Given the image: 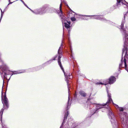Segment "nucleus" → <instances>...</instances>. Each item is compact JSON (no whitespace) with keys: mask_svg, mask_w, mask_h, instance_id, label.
Wrapping results in <instances>:
<instances>
[{"mask_svg":"<svg viewBox=\"0 0 128 128\" xmlns=\"http://www.w3.org/2000/svg\"><path fill=\"white\" fill-rule=\"evenodd\" d=\"M62 44L61 46L59 48L58 50V53L59 55V56L58 59V63L60 66L61 69L62 70V71L64 72V74L65 76L66 77L65 80L67 81V82L68 84V81L69 80L71 79L72 78V74L70 73H69L67 74L65 73L64 71V69L63 68V67L62 66L61 62L60 61V58L62 56Z\"/></svg>","mask_w":128,"mask_h":128,"instance_id":"nucleus-1","label":"nucleus"},{"mask_svg":"<svg viewBox=\"0 0 128 128\" xmlns=\"http://www.w3.org/2000/svg\"><path fill=\"white\" fill-rule=\"evenodd\" d=\"M124 26L123 24H121V31L122 32L124 36L125 37V41L124 42V48L122 50V54H125V56H126L127 55V48L126 46H128V38L127 37L128 36V30H124L122 28V27Z\"/></svg>","mask_w":128,"mask_h":128,"instance_id":"nucleus-2","label":"nucleus"},{"mask_svg":"<svg viewBox=\"0 0 128 128\" xmlns=\"http://www.w3.org/2000/svg\"><path fill=\"white\" fill-rule=\"evenodd\" d=\"M60 10L59 12H58L60 16L62 19V21L63 25L64 24V26L67 28H70V22L68 21L66 19L64 16L63 15L62 12V4H60Z\"/></svg>","mask_w":128,"mask_h":128,"instance_id":"nucleus-3","label":"nucleus"},{"mask_svg":"<svg viewBox=\"0 0 128 128\" xmlns=\"http://www.w3.org/2000/svg\"><path fill=\"white\" fill-rule=\"evenodd\" d=\"M4 88H2V100L3 104L4 106H6L7 108L8 107V101L7 98L6 97V93L7 90L5 89V92L4 91Z\"/></svg>","mask_w":128,"mask_h":128,"instance_id":"nucleus-4","label":"nucleus"},{"mask_svg":"<svg viewBox=\"0 0 128 128\" xmlns=\"http://www.w3.org/2000/svg\"><path fill=\"white\" fill-rule=\"evenodd\" d=\"M106 91L108 93V100L106 102V103L105 104H98L96 106V109H98L100 108H103V106H105L106 105H107V106H108V104H109L111 102H112L113 103L112 100L111 98V94L109 93L108 89H107Z\"/></svg>","mask_w":128,"mask_h":128,"instance_id":"nucleus-5","label":"nucleus"},{"mask_svg":"<svg viewBox=\"0 0 128 128\" xmlns=\"http://www.w3.org/2000/svg\"><path fill=\"white\" fill-rule=\"evenodd\" d=\"M117 4L118 6L122 5L124 7L127 8L128 11L126 14H124V18L126 16H128V3L125 0H117Z\"/></svg>","mask_w":128,"mask_h":128,"instance_id":"nucleus-6","label":"nucleus"},{"mask_svg":"<svg viewBox=\"0 0 128 128\" xmlns=\"http://www.w3.org/2000/svg\"><path fill=\"white\" fill-rule=\"evenodd\" d=\"M120 116L121 121L123 124L126 125L128 123V117L124 113L120 114Z\"/></svg>","mask_w":128,"mask_h":128,"instance_id":"nucleus-7","label":"nucleus"},{"mask_svg":"<svg viewBox=\"0 0 128 128\" xmlns=\"http://www.w3.org/2000/svg\"><path fill=\"white\" fill-rule=\"evenodd\" d=\"M116 80V78L115 77L113 76H111L109 79V83L110 84H112Z\"/></svg>","mask_w":128,"mask_h":128,"instance_id":"nucleus-8","label":"nucleus"},{"mask_svg":"<svg viewBox=\"0 0 128 128\" xmlns=\"http://www.w3.org/2000/svg\"><path fill=\"white\" fill-rule=\"evenodd\" d=\"M44 10H45V9L44 8H43L40 10H35L34 13L36 14H41L45 12Z\"/></svg>","mask_w":128,"mask_h":128,"instance_id":"nucleus-9","label":"nucleus"},{"mask_svg":"<svg viewBox=\"0 0 128 128\" xmlns=\"http://www.w3.org/2000/svg\"><path fill=\"white\" fill-rule=\"evenodd\" d=\"M69 113L68 112V111L67 112V113L66 114V115H65L64 120H63V122L62 124V126L60 127V128H62V126L64 124V122H65V120H66V118L69 115Z\"/></svg>","mask_w":128,"mask_h":128,"instance_id":"nucleus-10","label":"nucleus"},{"mask_svg":"<svg viewBox=\"0 0 128 128\" xmlns=\"http://www.w3.org/2000/svg\"><path fill=\"white\" fill-rule=\"evenodd\" d=\"M79 93L82 96L85 97L86 96V94L84 92L82 91H80Z\"/></svg>","mask_w":128,"mask_h":128,"instance_id":"nucleus-11","label":"nucleus"},{"mask_svg":"<svg viewBox=\"0 0 128 128\" xmlns=\"http://www.w3.org/2000/svg\"><path fill=\"white\" fill-rule=\"evenodd\" d=\"M121 62H122V64H120V66H119V67L120 68H121L122 67V63L123 62H122V60H121ZM123 62L124 63L125 66L126 68V66H127V65H126V60L125 58H124V61Z\"/></svg>","mask_w":128,"mask_h":128,"instance_id":"nucleus-12","label":"nucleus"},{"mask_svg":"<svg viewBox=\"0 0 128 128\" xmlns=\"http://www.w3.org/2000/svg\"><path fill=\"white\" fill-rule=\"evenodd\" d=\"M93 19H96L99 20H102V18L99 16H94L92 18Z\"/></svg>","mask_w":128,"mask_h":128,"instance_id":"nucleus-13","label":"nucleus"},{"mask_svg":"<svg viewBox=\"0 0 128 128\" xmlns=\"http://www.w3.org/2000/svg\"><path fill=\"white\" fill-rule=\"evenodd\" d=\"M110 112L109 113V114L110 116L111 120H112V119L114 120V114L110 110Z\"/></svg>","mask_w":128,"mask_h":128,"instance_id":"nucleus-14","label":"nucleus"},{"mask_svg":"<svg viewBox=\"0 0 128 128\" xmlns=\"http://www.w3.org/2000/svg\"><path fill=\"white\" fill-rule=\"evenodd\" d=\"M4 111V109L2 108L0 112V118L1 119V120L2 121V115Z\"/></svg>","mask_w":128,"mask_h":128,"instance_id":"nucleus-15","label":"nucleus"},{"mask_svg":"<svg viewBox=\"0 0 128 128\" xmlns=\"http://www.w3.org/2000/svg\"><path fill=\"white\" fill-rule=\"evenodd\" d=\"M107 83H103L102 82H97L96 83V84H101V85H106L107 84Z\"/></svg>","mask_w":128,"mask_h":128,"instance_id":"nucleus-16","label":"nucleus"},{"mask_svg":"<svg viewBox=\"0 0 128 128\" xmlns=\"http://www.w3.org/2000/svg\"><path fill=\"white\" fill-rule=\"evenodd\" d=\"M115 105L116 106V107H118L119 108L118 109L120 111H123L124 109L123 108H119L118 107V106L117 105L115 104Z\"/></svg>","mask_w":128,"mask_h":128,"instance_id":"nucleus-17","label":"nucleus"},{"mask_svg":"<svg viewBox=\"0 0 128 128\" xmlns=\"http://www.w3.org/2000/svg\"><path fill=\"white\" fill-rule=\"evenodd\" d=\"M70 100V98L69 96L68 98V105L67 106V107L66 108V110H68V106L69 105V101Z\"/></svg>","mask_w":128,"mask_h":128,"instance_id":"nucleus-18","label":"nucleus"},{"mask_svg":"<svg viewBox=\"0 0 128 128\" xmlns=\"http://www.w3.org/2000/svg\"><path fill=\"white\" fill-rule=\"evenodd\" d=\"M71 20L72 21H74L76 20V19L74 17H72L71 18Z\"/></svg>","mask_w":128,"mask_h":128,"instance_id":"nucleus-19","label":"nucleus"},{"mask_svg":"<svg viewBox=\"0 0 128 128\" xmlns=\"http://www.w3.org/2000/svg\"><path fill=\"white\" fill-rule=\"evenodd\" d=\"M20 0L23 3V4H24L25 3L24 2V1L23 0Z\"/></svg>","mask_w":128,"mask_h":128,"instance_id":"nucleus-20","label":"nucleus"},{"mask_svg":"<svg viewBox=\"0 0 128 128\" xmlns=\"http://www.w3.org/2000/svg\"><path fill=\"white\" fill-rule=\"evenodd\" d=\"M24 5L26 6L27 8H29L28 6H27V5L25 4L24 3Z\"/></svg>","mask_w":128,"mask_h":128,"instance_id":"nucleus-21","label":"nucleus"},{"mask_svg":"<svg viewBox=\"0 0 128 128\" xmlns=\"http://www.w3.org/2000/svg\"><path fill=\"white\" fill-rule=\"evenodd\" d=\"M86 16L90 17V16Z\"/></svg>","mask_w":128,"mask_h":128,"instance_id":"nucleus-22","label":"nucleus"},{"mask_svg":"<svg viewBox=\"0 0 128 128\" xmlns=\"http://www.w3.org/2000/svg\"><path fill=\"white\" fill-rule=\"evenodd\" d=\"M12 2H10V3H9L8 4V5H9V4H12Z\"/></svg>","mask_w":128,"mask_h":128,"instance_id":"nucleus-23","label":"nucleus"},{"mask_svg":"<svg viewBox=\"0 0 128 128\" xmlns=\"http://www.w3.org/2000/svg\"><path fill=\"white\" fill-rule=\"evenodd\" d=\"M31 11H32L33 12H34L33 11H32V10H31Z\"/></svg>","mask_w":128,"mask_h":128,"instance_id":"nucleus-24","label":"nucleus"},{"mask_svg":"<svg viewBox=\"0 0 128 128\" xmlns=\"http://www.w3.org/2000/svg\"><path fill=\"white\" fill-rule=\"evenodd\" d=\"M2 77H3V76H2Z\"/></svg>","mask_w":128,"mask_h":128,"instance_id":"nucleus-25","label":"nucleus"},{"mask_svg":"<svg viewBox=\"0 0 128 128\" xmlns=\"http://www.w3.org/2000/svg\"><path fill=\"white\" fill-rule=\"evenodd\" d=\"M4 80H3V83H4Z\"/></svg>","mask_w":128,"mask_h":128,"instance_id":"nucleus-26","label":"nucleus"},{"mask_svg":"<svg viewBox=\"0 0 128 128\" xmlns=\"http://www.w3.org/2000/svg\"><path fill=\"white\" fill-rule=\"evenodd\" d=\"M53 60H55V58H54Z\"/></svg>","mask_w":128,"mask_h":128,"instance_id":"nucleus-27","label":"nucleus"},{"mask_svg":"<svg viewBox=\"0 0 128 128\" xmlns=\"http://www.w3.org/2000/svg\"><path fill=\"white\" fill-rule=\"evenodd\" d=\"M68 87V88H70V87L69 86V87Z\"/></svg>","mask_w":128,"mask_h":128,"instance_id":"nucleus-28","label":"nucleus"},{"mask_svg":"<svg viewBox=\"0 0 128 128\" xmlns=\"http://www.w3.org/2000/svg\"><path fill=\"white\" fill-rule=\"evenodd\" d=\"M69 90L68 89V91H69Z\"/></svg>","mask_w":128,"mask_h":128,"instance_id":"nucleus-29","label":"nucleus"},{"mask_svg":"<svg viewBox=\"0 0 128 128\" xmlns=\"http://www.w3.org/2000/svg\"><path fill=\"white\" fill-rule=\"evenodd\" d=\"M61 0V1H62V0Z\"/></svg>","mask_w":128,"mask_h":128,"instance_id":"nucleus-30","label":"nucleus"}]
</instances>
